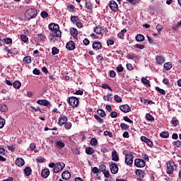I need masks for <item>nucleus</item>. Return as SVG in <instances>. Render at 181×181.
Instances as JSON below:
<instances>
[{"instance_id":"f257e3e1","label":"nucleus","mask_w":181,"mask_h":181,"mask_svg":"<svg viewBox=\"0 0 181 181\" xmlns=\"http://www.w3.org/2000/svg\"><path fill=\"white\" fill-rule=\"evenodd\" d=\"M48 29L51 30V33H53L54 35H56L57 36H62V31H60V28L59 27V25L56 23H50L48 25Z\"/></svg>"},{"instance_id":"f03ea898","label":"nucleus","mask_w":181,"mask_h":181,"mask_svg":"<svg viewBox=\"0 0 181 181\" xmlns=\"http://www.w3.org/2000/svg\"><path fill=\"white\" fill-rule=\"evenodd\" d=\"M37 16V10L35 8H28L25 12V17L28 21H30V19L35 18V16Z\"/></svg>"},{"instance_id":"7ed1b4c3","label":"nucleus","mask_w":181,"mask_h":181,"mask_svg":"<svg viewBox=\"0 0 181 181\" xmlns=\"http://www.w3.org/2000/svg\"><path fill=\"white\" fill-rule=\"evenodd\" d=\"M79 103L78 98L76 97H70L69 99V104L71 105V107H77Z\"/></svg>"},{"instance_id":"20e7f679","label":"nucleus","mask_w":181,"mask_h":181,"mask_svg":"<svg viewBox=\"0 0 181 181\" xmlns=\"http://www.w3.org/2000/svg\"><path fill=\"white\" fill-rule=\"evenodd\" d=\"M64 166L65 165L64 163H57L54 168V173H59V172H62V170L64 169Z\"/></svg>"},{"instance_id":"39448f33","label":"nucleus","mask_w":181,"mask_h":181,"mask_svg":"<svg viewBox=\"0 0 181 181\" xmlns=\"http://www.w3.org/2000/svg\"><path fill=\"white\" fill-rule=\"evenodd\" d=\"M134 165L135 166H136V168H144L146 163H145V160H144L143 159L137 158L134 160Z\"/></svg>"},{"instance_id":"423d86ee","label":"nucleus","mask_w":181,"mask_h":181,"mask_svg":"<svg viewBox=\"0 0 181 181\" xmlns=\"http://www.w3.org/2000/svg\"><path fill=\"white\" fill-rule=\"evenodd\" d=\"M134 156H132V154L129 153L126 155L125 157V163H127V165H128L129 166L132 165V163H134Z\"/></svg>"},{"instance_id":"0eeeda50","label":"nucleus","mask_w":181,"mask_h":181,"mask_svg":"<svg viewBox=\"0 0 181 181\" xmlns=\"http://www.w3.org/2000/svg\"><path fill=\"white\" fill-rule=\"evenodd\" d=\"M109 6L111 11H113V12H117V11H118V4L117 2H115V1H110L109 3Z\"/></svg>"},{"instance_id":"6e6552de","label":"nucleus","mask_w":181,"mask_h":181,"mask_svg":"<svg viewBox=\"0 0 181 181\" xmlns=\"http://www.w3.org/2000/svg\"><path fill=\"white\" fill-rule=\"evenodd\" d=\"M175 164L173 163H167V173L168 175H172L173 170H175Z\"/></svg>"},{"instance_id":"1a4fd4ad","label":"nucleus","mask_w":181,"mask_h":181,"mask_svg":"<svg viewBox=\"0 0 181 181\" xmlns=\"http://www.w3.org/2000/svg\"><path fill=\"white\" fill-rule=\"evenodd\" d=\"M37 104H39L40 105H44V107H52V105L50 104V102H49L47 100H38L37 101Z\"/></svg>"},{"instance_id":"9d476101","label":"nucleus","mask_w":181,"mask_h":181,"mask_svg":"<svg viewBox=\"0 0 181 181\" xmlns=\"http://www.w3.org/2000/svg\"><path fill=\"white\" fill-rule=\"evenodd\" d=\"M110 171L112 175H117L118 173V166L115 163H110Z\"/></svg>"},{"instance_id":"9b49d317","label":"nucleus","mask_w":181,"mask_h":181,"mask_svg":"<svg viewBox=\"0 0 181 181\" xmlns=\"http://www.w3.org/2000/svg\"><path fill=\"white\" fill-rule=\"evenodd\" d=\"M57 37H62V36H57L56 34L50 33L48 39H49L51 42H53V43H56V42H59V39H57Z\"/></svg>"},{"instance_id":"f8f14e48","label":"nucleus","mask_w":181,"mask_h":181,"mask_svg":"<svg viewBox=\"0 0 181 181\" xmlns=\"http://www.w3.org/2000/svg\"><path fill=\"white\" fill-rule=\"evenodd\" d=\"M141 139L143 142H145L148 145V146H153V142H152L151 139L146 138V136H142L141 137Z\"/></svg>"},{"instance_id":"ddd939ff","label":"nucleus","mask_w":181,"mask_h":181,"mask_svg":"<svg viewBox=\"0 0 181 181\" xmlns=\"http://www.w3.org/2000/svg\"><path fill=\"white\" fill-rule=\"evenodd\" d=\"M119 110H122V112H129L131 107L128 105H123L119 106Z\"/></svg>"},{"instance_id":"4468645a","label":"nucleus","mask_w":181,"mask_h":181,"mask_svg":"<svg viewBox=\"0 0 181 181\" xmlns=\"http://www.w3.org/2000/svg\"><path fill=\"white\" fill-rule=\"evenodd\" d=\"M66 48L68 50H74V49H76V45L74 44V42L73 41H69L66 45Z\"/></svg>"},{"instance_id":"2eb2a0df","label":"nucleus","mask_w":181,"mask_h":181,"mask_svg":"<svg viewBox=\"0 0 181 181\" xmlns=\"http://www.w3.org/2000/svg\"><path fill=\"white\" fill-rule=\"evenodd\" d=\"M62 177L64 180H69L71 177V175L69 171H64L62 175Z\"/></svg>"},{"instance_id":"dca6fc26","label":"nucleus","mask_w":181,"mask_h":181,"mask_svg":"<svg viewBox=\"0 0 181 181\" xmlns=\"http://www.w3.org/2000/svg\"><path fill=\"white\" fill-rule=\"evenodd\" d=\"M16 165H18L19 168H21V166H23L25 165V160L21 158H18L16 160Z\"/></svg>"},{"instance_id":"f3484780","label":"nucleus","mask_w":181,"mask_h":181,"mask_svg":"<svg viewBox=\"0 0 181 181\" xmlns=\"http://www.w3.org/2000/svg\"><path fill=\"white\" fill-rule=\"evenodd\" d=\"M41 175L44 179H46L47 177H49V175H50V171L49 170V169L45 168L42 171Z\"/></svg>"},{"instance_id":"a211bd4d","label":"nucleus","mask_w":181,"mask_h":181,"mask_svg":"<svg viewBox=\"0 0 181 181\" xmlns=\"http://www.w3.org/2000/svg\"><path fill=\"white\" fill-rule=\"evenodd\" d=\"M112 160H114L115 162H118V160H119V158L118 157V154L116 151H114L112 153Z\"/></svg>"},{"instance_id":"6ab92c4d","label":"nucleus","mask_w":181,"mask_h":181,"mask_svg":"<svg viewBox=\"0 0 181 181\" xmlns=\"http://www.w3.org/2000/svg\"><path fill=\"white\" fill-rule=\"evenodd\" d=\"M64 146H66V144H64V142H63L62 141H57L56 142V147L58 149H62V148H64Z\"/></svg>"},{"instance_id":"aec40b11","label":"nucleus","mask_w":181,"mask_h":181,"mask_svg":"<svg viewBox=\"0 0 181 181\" xmlns=\"http://www.w3.org/2000/svg\"><path fill=\"white\" fill-rule=\"evenodd\" d=\"M156 63L158 64H163L165 63V58L162 56H158L156 57Z\"/></svg>"},{"instance_id":"412c9836","label":"nucleus","mask_w":181,"mask_h":181,"mask_svg":"<svg viewBox=\"0 0 181 181\" xmlns=\"http://www.w3.org/2000/svg\"><path fill=\"white\" fill-rule=\"evenodd\" d=\"M135 39L136 42H144L145 40V37L142 34H138L136 35Z\"/></svg>"},{"instance_id":"4be33fe9","label":"nucleus","mask_w":181,"mask_h":181,"mask_svg":"<svg viewBox=\"0 0 181 181\" xmlns=\"http://www.w3.org/2000/svg\"><path fill=\"white\" fill-rule=\"evenodd\" d=\"M23 62L25 64H30L32 63V58L30 57V56H27L23 58Z\"/></svg>"},{"instance_id":"5701e85b","label":"nucleus","mask_w":181,"mask_h":181,"mask_svg":"<svg viewBox=\"0 0 181 181\" xmlns=\"http://www.w3.org/2000/svg\"><path fill=\"white\" fill-rule=\"evenodd\" d=\"M94 32H95L98 35H102V33H104V29L100 26H98L94 29Z\"/></svg>"},{"instance_id":"b1692460","label":"nucleus","mask_w":181,"mask_h":181,"mask_svg":"<svg viewBox=\"0 0 181 181\" xmlns=\"http://www.w3.org/2000/svg\"><path fill=\"white\" fill-rule=\"evenodd\" d=\"M0 111L1 112H8V106L4 103L0 104Z\"/></svg>"},{"instance_id":"393cba45","label":"nucleus","mask_w":181,"mask_h":181,"mask_svg":"<svg viewBox=\"0 0 181 181\" xmlns=\"http://www.w3.org/2000/svg\"><path fill=\"white\" fill-rule=\"evenodd\" d=\"M70 33L71 36H73V37H76L77 35H78V31L77 30V29L72 28L70 29Z\"/></svg>"},{"instance_id":"a878e982","label":"nucleus","mask_w":181,"mask_h":181,"mask_svg":"<svg viewBox=\"0 0 181 181\" xmlns=\"http://www.w3.org/2000/svg\"><path fill=\"white\" fill-rule=\"evenodd\" d=\"M66 122H67V118L64 116L59 118V119L58 121V123L60 125H64Z\"/></svg>"},{"instance_id":"bb28decb","label":"nucleus","mask_w":181,"mask_h":181,"mask_svg":"<svg viewBox=\"0 0 181 181\" xmlns=\"http://www.w3.org/2000/svg\"><path fill=\"white\" fill-rule=\"evenodd\" d=\"M95 151L94 148H93V147H86V153H87V155H93V153H94Z\"/></svg>"},{"instance_id":"cd10ccee","label":"nucleus","mask_w":181,"mask_h":181,"mask_svg":"<svg viewBox=\"0 0 181 181\" xmlns=\"http://www.w3.org/2000/svg\"><path fill=\"white\" fill-rule=\"evenodd\" d=\"M93 48L95 49V50H100V49H101V43H100V42H93Z\"/></svg>"},{"instance_id":"c85d7f7f","label":"nucleus","mask_w":181,"mask_h":181,"mask_svg":"<svg viewBox=\"0 0 181 181\" xmlns=\"http://www.w3.org/2000/svg\"><path fill=\"white\" fill-rule=\"evenodd\" d=\"M21 86H22V83L19 81H16L13 83V87L14 88H17V89L21 88Z\"/></svg>"},{"instance_id":"c756f323","label":"nucleus","mask_w":181,"mask_h":181,"mask_svg":"<svg viewBox=\"0 0 181 181\" xmlns=\"http://www.w3.org/2000/svg\"><path fill=\"white\" fill-rule=\"evenodd\" d=\"M25 175V176H30V174L32 173V168L30 167H26L24 169Z\"/></svg>"},{"instance_id":"7c9ffc66","label":"nucleus","mask_w":181,"mask_h":181,"mask_svg":"<svg viewBox=\"0 0 181 181\" xmlns=\"http://www.w3.org/2000/svg\"><path fill=\"white\" fill-rule=\"evenodd\" d=\"M37 39H38V40L45 42V40H46V35H45V34H43V33L37 34Z\"/></svg>"},{"instance_id":"2f4dec72","label":"nucleus","mask_w":181,"mask_h":181,"mask_svg":"<svg viewBox=\"0 0 181 181\" xmlns=\"http://www.w3.org/2000/svg\"><path fill=\"white\" fill-rule=\"evenodd\" d=\"M141 83H143V84H145L148 87H151V82L149 81V80H148L145 78H141Z\"/></svg>"},{"instance_id":"473e14b6","label":"nucleus","mask_w":181,"mask_h":181,"mask_svg":"<svg viewBox=\"0 0 181 181\" xmlns=\"http://www.w3.org/2000/svg\"><path fill=\"white\" fill-rule=\"evenodd\" d=\"M98 144V141L97 140V139H95V138L91 139L90 145L92 146H97Z\"/></svg>"},{"instance_id":"72a5a7b5","label":"nucleus","mask_w":181,"mask_h":181,"mask_svg":"<svg viewBox=\"0 0 181 181\" xmlns=\"http://www.w3.org/2000/svg\"><path fill=\"white\" fill-rule=\"evenodd\" d=\"M127 33V29L122 30L121 33H119L117 34L118 37H120V39L124 38V34Z\"/></svg>"},{"instance_id":"f704fd0d","label":"nucleus","mask_w":181,"mask_h":181,"mask_svg":"<svg viewBox=\"0 0 181 181\" xmlns=\"http://www.w3.org/2000/svg\"><path fill=\"white\" fill-rule=\"evenodd\" d=\"M164 69L165 70H170V69H172V63L167 62L164 64Z\"/></svg>"},{"instance_id":"c9c22d12","label":"nucleus","mask_w":181,"mask_h":181,"mask_svg":"<svg viewBox=\"0 0 181 181\" xmlns=\"http://www.w3.org/2000/svg\"><path fill=\"white\" fill-rule=\"evenodd\" d=\"M94 118L99 122V124H103L104 123V119L100 118V116L95 115Z\"/></svg>"},{"instance_id":"e433bc0d","label":"nucleus","mask_w":181,"mask_h":181,"mask_svg":"<svg viewBox=\"0 0 181 181\" xmlns=\"http://www.w3.org/2000/svg\"><path fill=\"white\" fill-rule=\"evenodd\" d=\"M97 112L102 118H104L106 115L105 112L103 110H98Z\"/></svg>"},{"instance_id":"4c0bfd02","label":"nucleus","mask_w":181,"mask_h":181,"mask_svg":"<svg viewBox=\"0 0 181 181\" xmlns=\"http://www.w3.org/2000/svg\"><path fill=\"white\" fill-rule=\"evenodd\" d=\"M120 128L123 131H127V129H129V127L128 125H127V124H125V123H122V124H120Z\"/></svg>"},{"instance_id":"58836bf2","label":"nucleus","mask_w":181,"mask_h":181,"mask_svg":"<svg viewBox=\"0 0 181 181\" xmlns=\"http://www.w3.org/2000/svg\"><path fill=\"white\" fill-rule=\"evenodd\" d=\"M160 135L161 138H169V132H162Z\"/></svg>"},{"instance_id":"ea45409f","label":"nucleus","mask_w":181,"mask_h":181,"mask_svg":"<svg viewBox=\"0 0 181 181\" xmlns=\"http://www.w3.org/2000/svg\"><path fill=\"white\" fill-rule=\"evenodd\" d=\"M146 118L148 121H155V118L149 113L146 114Z\"/></svg>"},{"instance_id":"a19ab883","label":"nucleus","mask_w":181,"mask_h":181,"mask_svg":"<svg viewBox=\"0 0 181 181\" xmlns=\"http://www.w3.org/2000/svg\"><path fill=\"white\" fill-rule=\"evenodd\" d=\"M114 100L117 103H122V98H121V97H119V95H114Z\"/></svg>"},{"instance_id":"79ce46f5","label":"nucleus","mask_w":181,"mask_h":181,"mask_svg":"<svg viewBox=\"0 0 181 181\" xmlns=\"http://www.w3.org/2000/svg\"><path fill=\"white\" fill-rule=\"evenodd\" d=\"M156 91L160 93V94H162V95H165V94H166V93L165 92V90L160 89V88H159L158 86L156 87Z\"/></svg>"},{"instance_id":"37998d69","label":"nucleus","mask_w":181,"mask_h":181,"mask_svg":"<svg viewBox=\"0 0 181 181\" xmlns=\"http://www.w3.org/2000/svg\"><path fill=\"white\" fill-rule=\"evenodd\" d=\"M59 53V49H57L56 47H53L52 49V54H53V56H54L55 54H58Z\"/></svg>"},{"instance_id":"c03bdc74","label":"nucleus","mask_w":181,"mask_h":181,"mask_svg":"<svg viewBox=\"0 0 181 181\" xmlns=\"http://www.w3.org/2000/svg\"><path fill=\"white\" fill-rule=\"evenodd\" d=\"M136 175H137V176H139V177H144V172H142V170H136Z\"/></svg>"},{"instance_id":"a18cd8bd","label":"nucleus","mask_w":181,"mask_h":181,"mask_svg":"<svg viewBox=\"0 0 181 181\" xmlns=\"http://www.w3.org/2000/svg\"><path fill=\"white\" fill-rule=\"evenodd\" d=\"M5 119L0 118V129H2L4 127H5Z\"/></svg>"},{"instance_id":"49530a36","label":"nucleus","mask_w":181,"mask_h":181,"mask_svg":"<svg viewBox=\"0 0 181 181\" xmlns=\"http://www.w3.org/2000/svg\"><path fill=\"white\" fill-rule=\"evenodd\" d=\"M21 40L25 43H26V42L29 40V38H28V36H26L25 35H21Z\"/></svg>"},{"instance_id":"de8ad7c7","label":"nucleus","mask_w":181,"mask_h":181,"mask_svg":"<svg viewBox=\"0 0 181 181\" xmlns=\"http://www.w3.org/2000/svg\"><path fill=\"white\" fill-rule=\"evenodd\" d=\"M86 8H87V9H89V11H91V9H93V4H91V2H86Z\"/></svg>"},{"instance_id":"09e8293b","label":"nucleus","mask_w":181,"mask_h":181,"mask_svg":"<svg viewBox=\"0 0 181 181\" xmlns=\"http://www.w3.org/2000/svg\"><path fill=\"white\" fill-rule=\"evenodd\" d=\"M101 87H102V88H107L108 90H110V91H112V89L110 88V86H109V85L108 84H107V83H103L102 85H101Z\"/></svg>"},{"instance_id":"8fccbe9b","label":"nucleus","mask_w":181,"mask_h":181,"mask_svg":"<svg viewBox=\"0 0 181 181\" xmlns=\"http://www.w3.org/2000/svg\"><path fill=\"white\" fill-rule=\"evenodd\" d=\"M117 71L118 73H122L124 71V67H122V65L119 64L118 66L117 67Z\"/></svg>"},{"instance_id":"3c124183","label":"nucleus","mask_w":181,"mask_h":181,"mask_svg":"<svg viewBox=\"0 0 181 181\" xmlns=\"http://www.w3.org/2000/svg\"><path fill=\"white\" fill-rule=\"evenodd\" d=\"M64 127H65V129H70L71 128V123L70 122H66L65 124H64Z\"/></svg>"},{"instance_id":"603ef678","label":"nucleus","mask_w":181,"mask_h":181,"mask_svg":"<svg viewBox=\"0 0 181 181\" xmlns=\"http://www.w3.org/2000/svg\"><path fill=\"white\" fill-rule=\"evenodd\" d=\"M106 169H107V167L105 166V165H100V166H99V170L100 171V172H105V170H106Z\"/></svg>"},{"instance_id":"864d4df0","label":"nucleus","mask_w":181,"mask_h":181,"mask_svg":"<svg viewBox=\"0 0 181 181\" xmlns=\"http://www.w3.org/2000/svg\"><path fill=\"white\" fill-rule=\"evenodd\" d=\"M173 144L177 148H181V141L180 140H177V141L174 142Z\"/></svg>"},{"instance_id":"5fc2aeb1","label":"nucleus","mask_w":181,"mask_h":181,"mask_svg":"<svg viewBox=\"0 0 181 181\" xmlns=\"http://www.w3.org/2000/svg\"><path fill=\"white\" fill-rule=\"evenodd\" d=\"M41 16L45 19L46 18H47V16H49V13H47V12H46V11H42Z\"/></svg>"},{"instance_id":"6e6d98bb","label":"nucleus","mask_w":181,"mask_h":181,"mask_svg":"<svg viewBox=\"0 0 181 181\" xmlns=\"http://www.w3.org/2000/svg\"><path fill=\"white\" fill-rule=\"evenodd\" d=\"M124 121H126V122H129V124H132V120L131 119L128 118L127 116L123 117Z\"/></svg>"},{"instance_id":"4d7b16f0","label":"nucleus","mask_w":181,"mask_h":181,"mask_svg":"<svg viewBox=\"0 0 181 181\" xmlns=\"http://www.w3.org/2000/svg\"><path fill=\"white\" fill-rule=\"evenodd\" d=\"M172 124H173V127H177V125L179 124V120L173 119L172 120Z\"/></svg>"},{"instance_id":"13d9d810","label":"nucleus","mask_w":181,"mask_h":181,"mask_svg":"<svg viewBox=\"0 0 181 181\" xmlns=\"http://www.w3.org/2000/svg\"><path fill=\"white\" fill-rule=\"evenodd\" d=\"M156 29H157L158 33H160V32H162V30H163V27H162V25H160L158 24V25L156 26Z\"/></svg>"},{"instance_id":"bf43d9fd","label":"nucleus","mask_w":181,"mask_h":181,"mask_svg":"<svg viewBox=\"0 0 181 181\" xmlns=\"http://www.w3.org/2000/svg\"><path fill=\"white\" fill-rule=\"evenodd\" d=\"M104 135L105 136H110V138H112V133L108 132V131H105L104 132Z\"/></svg>"},{"instance_id":"052dcab7","label":"nucleus","mask_w":181,"mask_h":181,"mask_svg":"<svg viewBox=\"0 0 181 181\" xmlns=\"http://www.w3.org/2000/svg\"><path fill=\"white\" fill-rule=\"evenodd\" d=\"M71 21L74 23V22H78V17L77 16H71Z\"/></svg>"},{"instance_id":"680f3d73","label":"nucleus","mask_w":181,"mask_h":181,"mask_svg":"<svg viewBox=\"0 0 181 181\" xmlns=\"http://www.w3.org/2000/svg\"><path fill=\"white\" fill-rule=\"evenodd\" d=\"M135 47H136L137 49H140V50L144 49V48L145 47V46H144V45H140V44H136V45H135Z\"/></svg>"},{"instance_id":"e2e57ef3","label":"nucleus","mask_w":181,"mask_h":181,"mask_svg":"<svg viewBox=\"0 0 181 181\" xmlns=\"http://www.w3.org/2000/svg\"><path fill=\"white\" fill-rule=\"evenodd\" d=\"M33 74H35V76H39V74H40V71H39L37 69H35L33 71Z\"/></svg>"},{"instance_id":"0e129e2a","label":"nucleus","mask_w":181,"mask_h":181,"mask_svg":"<svg viewBox=\"0 0 181 181\" xmlns=\"http://www.w3.org/2000/svg\"><path fill=\"white\" fill-rule=\"evenodd\" d=\"M92 172H93V173H98V172H100V170L97 167H93L92 168Z\"/></svg>"},{"instance_id":"69168bd1","label":"nucleus","mask_w":181,"mask_h":181,"mask_svg":"<svg viewBox=\"0 0 181 181\" xmlns=\"http://www.w3.org/2000/svg\"><path fill=\"white\" fill-rule=\"evenodd\" d=\"M4 42L6 44V45H10V43L12 42V39L11 38H6L4 40Z\"/></svg>"},{"instance_id":"338daca9","label":"nucleus","mask_w":181,"mask_h":181,"mask_svg":"<svg viewBox=\"0 0 181 181\" xmlns=\"http://www.w3.org/2000/svg\"><path fill=\"white\" fill-rule=\"evenodd\" d=\"M107 46H111V45H114V41L112 40H107Z\"/></svg>"},{"instance_id":"774afa93","label":"nucleus","mask_w":181,"mask_h":181,"mask_svg":"<svg viewBox=\"0 0 181 181\" xmlns=\"http://www.w3.org/2000/svg\"><path fill=\"white\" fill-rule=\"evenodd\" d=\"M103 175H105V177H110V171L105 170L103 172Z\"/></svg>"}]
</instances>
